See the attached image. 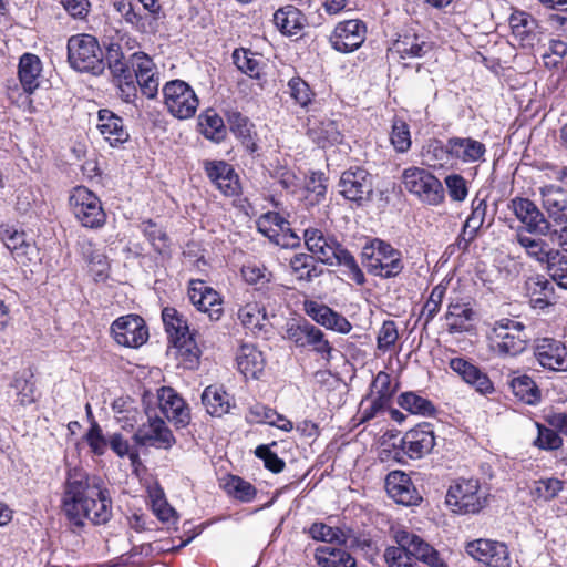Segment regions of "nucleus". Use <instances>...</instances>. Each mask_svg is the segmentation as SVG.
<instances>
[{
	"label": "nucleus",
	"mask_w": 567,
	"mask_h": 567,
	"mask_svg": "<svg viewBox=\"0 0 567 567\" xmlns=\"http://www.w3.org/2000/svg\"><path fill=\"white\" fill-rule=\"evenodd\" d=\"M534 353L543 368L553 371L567 370V348L561 341L553 338L539 339Z\"/></svg>",
	"instance_id": "obj_23"
},
{
	"label": "nucleus",
	"mask_w": 567,
	"mask_h": 567,
	"mask_svg": "<svg viewBox=\"0 0 567 567\" xmlns=\"http://www.w3.org/2000/svg\"><path fill=\"white\" fill-rule=\"evenodd\" d=\"M508 209L524 225V228L517 231H527L539 236L551 234L550 221L530 199L515 197L509 202Z\"/></svg>",
	"instance_id": "obj_12"
},
{
	"label": "nucleus",
	"mask_w": 567,
	"mask_h": 567,
	"mask_svg": "<svg viewBox=\"0 0 567 567\" xmlns=\"http://www.w3.org/2000/svg\"><path fill=\"white\" fill-rule=\"evenodd\" d=\"M390 142L398 153H406L410 150L412 144L410 127L403 120L393 121Z\"/></svg>",
	"instance_id": "obj_51"
},
{
	"label": "nucleus",
	"mask_w": 567,
	"mask_h": 567,
	"mask_svg": "<svg viewBox=\"0 0 567 567\" xmlns=\"http://www.w3.org/2000/svg\"><path fill=\"white\" fill-rule=\"evenodd\" d=\"M68 61L74 70L94 75L105 69L103 51L91 34H75L68 40Z\"/></svg>",
	"instance_id": "obj_5"
},
{
	"label": "nucleus",
	"mask_w": 567,
	"mask_h": 567,
	"mask_svg": "<svg viewBox=\"0 0 567 567\" xmlns=\"http://www.w3.org/2000/svg\"><path fill=\"white\" fill-rule=\"evenodd\" d=\"M162 319L172 343L192 334L186 319L175 308H164Z\"/></svg>",
	"instance_id": "obj_43"
},
{
	"label": "nucleus",
	"mask_w": 567,
	"mask_h": 567,
	"mask_svg": "<svg viewBox=\"0 0 567 567\" xmlns=\"http://www.w3.org/2000/svg\"><path fill=\"white\" fill-rule=\"evenodd\" d=\"M237 368L245 378H259L265 368L262 352L252 344H243L236 355Z\"/></svg>",
	"instance_id": "obj_33"
},
{
	"label": "nucleus",
	"mask_w": 567,
	"mask_h": 567,
	"mask_svg": "<svg viewBox=\"0 0 567 567\" xmlns=\"http://www.w3.org/2000/svg\"><path fill=\"white\" fill-rule=\"evenodd\" d=\"M41 70V61L35 54L24 53L20 58L18 76L22 89L27 94H32L39 87Z\"/></svg>",
	"instance_id": "obj_35"
},
{
	"label": "nucleus",
	"mask_w": 567,
	"mask_h": 567,
	"mask_svg": "<svg viewBox=\"0 0 567 567\" xmlns=\"http://www.w3.org/2000/svg\"><path fill=\"white\" fill-rule=\"evenodd\" d=\"M543 237L527 231H517L516 234V240L526 255L540 265H546L553 260V256H557V250L551 248Z\"/></svg>",
	"instance_id": "obj_29"
},
{
	"label": "nucleus",
	"mask_w": 567,
	"mask_h": 567,
	"mask_svg": "<svg viewBox=\"0 0 567 567\" xmlns=\"http://www.w3.org/2000/svg\"><path fill=\"white\" fill-rule=\"evenodd\" d=\"M398 546L388 547L384 558L389 567H419L417 560L431 567H447L437 550L419 535L403 528L394 530Z\"/></svg>",
	"instance_id": "obj_2"
},
{
	"label": "nucleus",
	"mask_w": 567,
	"mask_h": 567,
	"mask_svg": "<svg viewBox=\"0 0 567 567\" xmlns=\"http://www.w3.org/2000/svg\"><path fill=\"white\" fill-rule=\"evenodd\" d=\"M128 59L121 60H110L109 69L113 76L117 78L124 85L135 92V86L133 85V73L131 71V64L128 65Z\"/></svg>",
	"instance_id": "obj_63"
},
{
	"label": "nucleus",
	"mask_w": 567,
	"mask_h": 567,
	"mask_svg": "<svg viewBox=\"0 0 567 567\" xmlns=\"http://www.w3.org/2000/svg\"><path fill=\"white\" fill-rule=\"evenodd\" d=\"M399 331L393 320H385L379 329L377 337L378 349L388 352L396 343Z\"/></svg>",
	"instance_id": "obj_59"
},
{
	"label": "nucleus",
	"mask_w": 567,
	"mask_h": 567,
	"mask_svg": "<svg viewBox=\"0 0 567 567\" xmlns=\"http://www.w3.org/2000/svg\"><path fill=\"white\" fill-rule=\"evenodd\" d=\"M305 244L308 250L315 256L320 264H324V261H330L331 256H333L334 246L337 241L324 236L320 229L317 228H308L303 233Z\"/></svg>",
	"instance_id": "obj_38"
},
{
	"label": "nucleus",
	"mask_w": 567,
	"mask_h": 567,
	"mask_svg": "<svg viewBox=\"0 0 567 567\" xmlns=\"http://www.w3.org/2000/svg\"><path fill=\"white\" fill-rule=\"evenodd\" d=\"M445 317L449 322L450 332H462L468 330L470 322L474 320L475 312L468 302L455 301L449 303Z\"/></svg>",
	"instance_id": "obj_39"
},
{
	"label": "nucleus",
	"mask_w": 567,
	"mask_h": 567,
	"mask_svg": "<svg viewBox=\"0 0 567 567\" xmlns=\"http://www.w3.org/2000/svg\"><path fill=\"white\" fill-rule=\"evenodd\" d=\"M509 385L515 396L527 404H536L540 400L539 389L527 374L514 377Z\"/></svg>",
	"instance_id": "obj_45"
},
{
	"label": "nucleus",
	"mask_w": 567,
	"mask_h": 567,
	"mask_svg": "<svg viewBox=\"0 0 567 567\" xmlns=\"http://www.w3.org/2000/svg\"><path fill=\"white\" fill-rule=\"evenodd\" d=\"M367 271L383 279L394 278L404 269L402 252L380 238L369 240L361 252Z\"/></svg>",
	"instance_id": "obj_3"
},
{
	"label": "nucleus",
	"mask_w": 567,
	"mask_h": 567,
	"mask_svg": "<svg viewBox=\"0 0 567 567\" xmlns=\"http://www.w3.org/2000/svg\"><path fill=\"white\" fill-rule=\"evenodd\" d=\"M404 188L421 202L437 206L444 200V188L439 178L421 167H408L402 173Z\"/></svg>",
	"instance_id": "obj_7"
},
{
	"label": "nucleus",
	"mask_w": 567,
	"mask_h": 567,
	"mask_svg": "<svg viewBox=\"0 0 567 567\" xmlns=\"http://www.w3.org/2000/svg\"><path fill=\"white\" fill-rule=\"evenodd\" d=\"M446 504L455 513L475 514L486 505V497L480 491L478 480L460 478L450 486Z\"/></svg>",
	"instance_id": "obj_8"
},
{
	"label": "nucleus",
	"mask_w": 567,
	"mask_h": 567,
	"mask_svg": "<svg viewBox=\"0 0 567 567\" xmlns=\"http://www.w3.org/2000/svg\"><path fill=\"white\" fill-rule=\"evenodd\" d=\"M128 60L131 71L134 72L133 79H136L142 93L148 99H154L158 92L159 78L153 60L141 51L130 53Z\"/></svg>",
	"instance_id": "obj_17"
},
{
	"label": "nucleus",
	"mask_w": 567,
	"mask_h": 567,
	"mask_svg": "<svg viewBox=\"0 0 567 567\" xmlns=\"http://www.w3.org/2000/svg\"><path fill=\"white\" fill-rule=\"evenodd\" d=\"M62 513L73 528H83L85 522L105 524L112 517V499L101 480L81 468L69 470L61 499Z\"/></svg>",
	"instance_id": "obj_1"
},
{
	"label": "nucleus",
	"mask_w": 567,
	"mask_h": 567,
	"mask_svg": "<svg viewBox=\"0 0 567 567\" xmlns=\"http://www.w3.org/2000/svg\"><path fill=\"white\" fill-rule=\"evenodd\" d=\"M190 302L197 310L205 312L212 320H218L223 313L221 300L216 290L203 280H190L188 288Z\"/></svg>",
	"instance_id": "obj_22"
},
{
	"label": "nucleus",
	"mask_w": 567,
	"mask_h": 567,
	"mask_svg": "<svg viewBox=\"0 0 567 567\" xmlns=\"http://www.w3.org/2000/svg\"><path fill=\"white\" fill-rule=\"evenodd\" d=\"M133 439L141 446L164 450L171 449L176 442L171 429L158 416H148L147 423L137 429Z\"/></svg>",
	"instance_id": "obj_16"
},
{
	"label": "nucleus",
	"mask_w": 567,
	"mask_h": 567,
	"mask_svg": "<svg viewBox=\"0 0 567 567\" xmlns=\"http://www.w3.org/2000/svg\"><path fill=\"white\" fill-rule=\"evenodd\" d=\"M564 487V482L547 477L534 481L530 486V495L535 501L548 502L555 498Z\"/></svg>",
	"instance_id": "obj_48"
},
{
	"label": "nucleus",
	"mask_w": 567,
	"mask_h": 567,
	"mask_svg": "<svg viewBox=\"0 0 567 567\" xmlns=\"http://www.w3.org/2000/svg\"><path fill=\"white\" fill-rule=\"evenodd\" d=\"M367 27L363 21L350 19L339 22L330 35L331 47L341 53L358 50L365 40Z\"/></svg>",
	"instance_id": "obj_14"
},
{
	"label": "nucleus",
	"mask_w": 567,
	"mask_h": 567,
	"mask_svg": "<svg viewBox=\"0 0 567 567\" xmlns=\"http://www.w3.org/2000/svg\"><path fill=\"white\" fill-rule=\"evenodd\" d=\"M491 349L499 357H516L525 351L529 342L523 322L502 318L496 320L487 332Z\"/></svg>",
	"instance_id": "obj_4"
},
{
	"label": "nucleus",
	"mask_w": 567,
	"mask_h": 567,
	"mask_svg": "<svg viewBox=\"0 0 567 567\" xmlns=\"http://www.w3.org/2000/svg\"><path fill=\"white\" fill-rule=\"evenodd\" d=\"M435 445L434 432L429 423H422L408 431L401 441L402 451L413 460L422 458Z\"/></svg>",
	"instance_id": "obj_21"
},
{
	"label": "nucleus",
	"mask_w": 567,
	"mask_h": 567,
	"mask_svg": "<svg viewBox=\"0 0 567 567\" xmlns=\"http://www.w3.org/2000/svg\"><path fill=\"white\" fill-rule=\"evenodd\" d=\"M338 187L346 199L362 205L371 199L373 177L362 167H351L341 174Z\"/></svg>",
	"instance_id": "obj_11"
},
{
	"label": "nucleus",
	"mask_w": 567,
	"mask_h": 567,
	"mask_svg": "<svg viewBox=\"0 0 567 567\" xmlns=\"http://www.w3.org/2000/svg\"><path fill=\"white\" fill-rule=\"evenodd\" d=\"M164 103L168 112L176 118H192L198 107L199 101L189 84L182 80L167 82L163 87Z\"/></svg>",
	"instance_id": "obj_9"
},
{
	"label": "nucleus",
	"mask_w": 567,
	"mask_h": 567,
	"mask_svg": "<svg viewBox=\"0 0 567 567\" xmlns=\"http://www.w3.org/2000/svg\"><path fill=\"white\" fill-rule=\"evenodd\" d=\"M97 128L104 140L113 147L125 143L130 135L124 127L122 117L117 116L110 110H100L97 115Z\"/></svg>",
	"instance_id": "obj_28"
},
{
	"label": "nucleus",
	"mask_w": 567,
	"mask_h": 567,
	"mask_svg": "<svg viewBox=\"0 0 567 567\" xmlns=\"http://www.w3.org/2000/svg\"><path fill=\"white\" fill-rule=\"evenodd\" d=\"M224 488L227 494L244 503L251 502L257 493L252 484L235 475H229L225 480Z\"/></svg>",
	"instance_id": "obj_49"
},
{
	"label": "nucleus",
	"mask_w": 567,
	"mask_h": 567,
	"mask_svg": "<svg viewBox=\"0 0 567 567\" xmlns=\"http://www.w3.org/2000/svg\"><path fill=\"white\" fill-rule=\"evenodd\" d=\"M398 403L402 409L412 414L431 416L435 412V408L430 400L414 392L402 393L398 399Z\"/></svg>",
	"instance_id": "obj_47"
},
{
	"label": "nucleus",
	"mask_w": 567,
	"mask_h": 567,
	"mask_svg": "<svg viewBox=\"0 0 567 567\" xmlns=\"http://www.w3.org/2000/svg\"><path fill=\"white\" fill-rule=\"evenodd\" d=\"M333 256H331L330 261H324L327 265H339L343 266L349 270L350 277L358 285H362L365 281L364 274L360 269L358 262L354 257L344 248H342L338 243L332 248Z\"/></svg>",
	"instance_id": "obj_46"
},
{
	"label": "nucleus",
	"mask_w": 567,
	"mask_h": 567,
	"mask_svg": "<svg viewBox=\"0 0 567 567\" xmlns=\"http://www.w3.org/2000/svg\"><path fill=\"white\" fill-rule=\"evenodd\" d=\"M487 202L485 198L476 196L472 200V212L466 218L458 239V246L464 249L476 238L478 230L483 227L487 216Z\"/></svg>",
	"instance_id": "obj_30"
},
{
	"label": "nucleus",
	"mask_w": 567,
	"mask_h": 567,
	"mask_svg": "<svg viewBox=\"0 0 567 567\" xmlns=\"http://www.w3.org/2000/svg\"><path fill=\"white\" fill-rule=\"evenodd\" d=\"M233 60L237 69L249 78L261 79L265 64L259 54L246 49H236L233 52Z\"/></svg>",
	"instance_id": "obj_42"
},
{
	"label": "nucleus",
	"mask_w": 567,
	"mask_h": 567,
	"mask_svg": "<svg viewBox=\"0 0 567 567\" xmlns=\"http://www.w3.org/2000/svg\"><path fill=\"white\" fill-rule=\"evenodd\" d=\"M538 435L535 440V445L543 450H558L563 445V439L554 427H547L539 423L536 424Z\"/></svg>",
	"instance_id": "obj_57"
},
{
	"label": "nucleus",
	"mask_w": 567,
	"mask_h": 567,
	"mask_svg": "<svg viewBox=\"0 0 567 567\" xmlns=\"http://www.w3.org/2000/svg\"><path fill=\"white\" fill-rule=\"evenodd\" d=\"M111 333L117 344L126 348H140L148 339L145 321L137 315H126L114 320Z\"/></svg>",
	"instance_id": "obj_13"
},
{
	"label": "nucleus",
	"mask_w": 567,
	"mask_h": 567,
	"mask_svg": "<svg viewBox=\"0 0 567 567\" xmlns=\"http://www.w3.org/2000/svg\"><path fill=\"white\" fill-rule=\"evenodd\" d=\"M158 406L176 427H185L190 421V411L184 399L171 386L157 390Z\"/></svg>",
	"instance_id": "obj_19"
},
{
	"label": "nucleus",
	"mask_w": 567,
	"mask_h": 567,
	"mask_svg": "<svg viewBox=\"0 0 567 567\" xmlns=\"http://www.w3.org/2000/svg\"><path fill=\"white\" fill-rule=\"evenodd\" d=\"M173 344L177 349L178 355L182 358L183 364L186 368L194 369L198 364L200 351L193 334L186 336V338Z\"/></svg>",
	"instance_id": "obj_52"
},
{
	"label": "nucleus",
	"mask_w": 567,
	"mask_h": 567,
	"mask_svg": "<svg viewBox=\"0 0 567 567\" xmlns=\"http://www.w3.org/2000/svg\"><path fill=\"white\" fill-rule=\"evenodd\" d=\"M525 288L528 296L554 297V286L543 275L528 277L525 282Z\"/></svg>",
	"instance_id": "obj_62"
},
{
	"label": "nucleus",
	"mask_w": 567,
	"mask_h": 567,
	"mask_svg": "<svg viewBox=\"0 0 567 567\" xmlns=\"http://www.w3.org/2000/svg\"><path fill=\"white\" fill-rule=\"evenodd\" d=\"M258 230L281 247L299 245V237L289 228V223L276 212H268L257 220Z\"/></svg>",
	"instance_id": "obj_18"
},
{
	"label": "nucleus",
	"mask_w": 567,
	"mask_h": 567,
	"mask_svg": "<svg viewBox=\"0 0 567 567\" xmlns=\"http://www.w3.org/2000/svg\"><path fill=\"white\" fill-rule=\"evenodd\" d=\"M431 50V42L426 41L423 35L414 32L400 34L390 48V51L399 55L400 59L422 58Z\"/></svg>",
	"instance_id": "obj_27"
},
{
	"label": "nucleus",
	"mask_w": 567,
	"mask_h": 567,
	"mask_svg": "<svg viewBox=\"0 0 567 567\" xmlns=\"http://www.w3.org/2000/svg\"><path fill=\"white\" fill-rule=\"evenodd\" d=\"M450 368L461 375L466 383L475 386V389L481 393H488L493 390V384L489 378L465 359H452L450 361Z\"/></svg>",
	"instance_id": "obj_31"
},
{
	"label": "nucleus",
	"mask_w": 567,
	"mask_h": 567,
	"mask_svg": "<svg viewBox=\"0 0 567 567\" xmlns=\"http://www.w3.org/2000/svg\"><path fill=\"white\" fill-rule=\"evenodd\" d=\"M69 205L76 220L85 228L97 229L104 226L106 214L100 198L85 186L74 187L69 196Z\"/></svg>",
	"instance_id": "obj_6"
},
{
	"label": "nucleus",
	"mask_w": 567,
	"mask_h": 567,
	"mask_svg": "<svg viewBox=\"0 0 567 567\" xmlns=\"http://www.w3.org/2000/svg\"><path fill=\"white\" fill-rule=\"evenodd\" d=\"M289 95L302 107L308 106L313 97L309 84L300 76H293L288 81Z\"/></svg>",
	"instance_id": "obj_54"
},
{
	"label": "nucleus",
	"mask_w": 567,
	"mask_h": 567,
	"mask_svg": "<svg viewBox=\"0 0 567 567\" xmlns=\"http://www.w3.org/2000/svg\"><path fill=\"white\" fill-rule=\"evenodd\" d=\"M237 317L243 327L252 333L261 331L267 319L265 308L258 302H247L241 306L238 309Z\"/></svg>",
	"instance_id": "obj_44"
},
{
	"label": "nucleus",
	"mask_w": 567,
	"mask_h": 567,
	"mask_svg": "<svg viewBox=\"0 0 567 567\" xmlns=\"http://www.w3.org/2000/svg\"><path fill=\"white\" fill-rule=\"evenodd\" d=\"M140 228L156 251L161 254L166 251L169 246V238L162 227L152 219H147L141 223Z\"/></svg>",
	"instance_id": "obj_50"
},
{
	"label": "nucleus",
	"mask_w": 567,
	"mask_h": 567,
	"mask_svg": "<svg viewBox=\"0 0 567 567\" xmlns=\"http://www.w3.org/2000/svg\"><path fill=\"white\" fill-rule=\"evenodd\" d=\"M285 338L298 348H311L327 361L331 358L332 348L324 333L306 320L288 323Z\"/></svg>",
	"instance_id": "obj_10"
},
{
	"label": "nucleus",
	"mask_w": 567,
	"mask_h": 567,
	"mask_svg": "<svg viewBox=\"0 0 567 567\" xmlns=\"http://www.w3.org/2000/svg\"><path fill=\"white\" fill-rule=\"evenodd\" d=\"M535 21L530 14L524 11L514 12L509 17V25L516 38L525 40L534 28Z\"/></svg>",
	"instance_id": "obj_58"
},
{
	"label": "nucleus",
	"mask_w": 567,
	"mask_h": 567,
	"mask_svg": "<svg viewBox=\"0 0 567 567\" xmlns=\"http://www.w3.org/2000/svg\"><path fill=\"white\" fill-rule=\"evenodd\" d=\"M421 157L424 165L432 168H444L450 164L452 154H450L449 140L444 145L439 140H430L421 151Z\"/></svg>",
	"instance_id": "obj_40"
},
{
	"label": "nucleus",
	"mask_w": 567,
	"mask_h": 567,
	"mask_svg": "<svg viewBox=\"0 0 567 567\" xmlns=\"http://www.w3.org/2000/svg\"><path fill=\"white\" fill-rule=\"evenodd\" d=\"M315 558L321 567H355V559L341 547L320 546Z\"/></svg>",
	"instance_id": "obj_41"
},
{
	"label": "nucleus",
	"mask_w": 567,
	"mask_h": 567,
	"mask_svg": "<svg viewBox=\"0 0 567 567\" xmlns=\"http://www.w3.org/2000/svg\"><path fill=\"white\" fill-rule=\"evenodd\" d=\"M202 403L206 412L215 417H221L229 413L234 406L231 395L218 385H209L203 391Z\"/></svg>",
	"instance_id": "obj_34"
},
{
	"label": "nucleus",
	"mask_w": 567,
	"mask_h": 567,
	"mask_svg": "<svg viewBox=\"0 0 567 567\" xmlns=\"http://www.w3.org/2000/svg\"><path fill=\"white\" fill-rule=\"evenodd\" d=\"M306 17L293 6L278 9L274 14V23L286 35L299 34L306 25Z\"/></svg>",
	"instance_id": "obj_36"
},
{
	"label": "nucleus",
	"mask_w": 567,
	"mask_h": 567,
	"mask_svg": "<svg viewBox=\"0 0 567 567\" xmlns=\"http://www.w3.org/2000/svg\"><path fill=\"white\" fill-rule=\"evenodd\" d=\"M551 279L561 288L567 289V258L557 250V256L546 262Z\"/></svg>",
	"instance_id": "obj_60"
},
{
	"label": "nucleus",
	"mask_w": 567,
	"mask_h": 567,
	"mask_svg": "<svg viewBox=\"0 0 567 567\" xmlns=\"http://www.w3.org/2000/svg\"><path fill=\"white\" fill-rule=\"evenodd\" d=\"M85 259L90 265V272L93 279L96 282L105 281L110 270L107 257L100 251H91L90 254H85Z\"/></svg>",
	"instance_id": "obj_56"
},
{
	"label": "nucleus",
	"mask_w": 567,
	"mask_h": 567,
	"mask_svg": "<svg viewBox=\"0 0 567 567\" xmlns=\"http://www.w3.org/2000/svg\"><path fill=\"white\" fill-rule=\"evenodd\" d=\"M385 488L389 496L398 504L415 506L422 501L411 477L402 471H392L386 475Z\"/></svg>",
	"instance_id": "obj_20"
},
{
	"label": "nucleus",
	"mask_w": 567,
	"mask_h": 567,
	"mask_svg": "<svg viewBox=\"0 0 567 567\" xmlns=\"http://www.w3.org/2000/svg\"><path fill=\"white\" fill-rule=\"evenodd\" d=\"M445 292H446V286H444L442 284L436 285L432 289L430 297H429L427 301L425 302V305L423 306L422 313H421V317H423L425 320V324L430 323L434 319V317L437 315V312L440 311Z\"/></svg>",
	"instance_id": "obj_55"
},
{
	"label": "nucleus",
	"mask_w": 567,
	"mask_h": 567,
	"mask_svg": "<svg viewBox=\"0 0 567 567\" xmlns=\"http://www.w3.org/2000/svg\"><path fill=\"white\" fill-rule=\"evenodd\" d=\"M466 553L488 567H511V556L504 543L476 539L467 544Z\"/></svg>",
	"instance_id": "obj_15"
},
{
	"label": "nucleus",
	"mask_w": 567,
	"mask_h": 567,
	"mask_svg": "<svg viewBox=\"0 0 567 567\" xmlns=\"http://www.w3.org/2000/svg\"><path fill=\"white\" fill-rule=\"evenodd\" d=\"M308 136L322 148L338 144L342 140L339 126L332 120L310 121L308 125Z\"/></svg>",
	"instance_id": "obj_37"
},
{
	"label": "nucleus",
	"mask_w": 567,
	"mask_h": 567,
	"mask_svg": "<svg viewBox=\"0 0 567 567\" xmlns=\"http://www.w3.org/2000/svg\"><path fill=\"white\" fill-rule=\"evenodd\" d=\"M85 441L91 451L96 455H103L109 445V441L103 435L102 429L96 422L91 424L87 433L85 434Z\"/></svg>",
	"instance_id": "obj_64"
},
{
	"label": "nucleus",
	"mask_w": 567,
	"mask_h": 567,
	"mask_svg": "<svg viewBox=\"0 0 567 567\" xmlns=\"http://www.w3.org/2000/svg\"><path fill=\"white\" fill-rule=\"evenodd\" d=\"M539 192L549 218L556 224L567 223V190L557 185H545Z\"/></svg>",
	"instance_id": "obj_25"
},
{
	"label": "nucleus",
	"mask_w": 567,
	"mask_h": 567,
	"mask_svg": "<svg viewBox=\"0 0 567 567\" xmlns=\"http://www.w3.org/2000/svg\"><path fill=\"white\" fill-rule=\"evenodd\" d=\"M450 154L453 159L465 164L485 161L486 146L472 137H450Z\"/></svg>",
	"instance_id": "obj_26"
},
{
	"label": "nucleus",
	"mask_w": 567,
	"mask_h": 567,
	"mask_svg": "<svg viewBox=\"0 0 567 567\" xmlns=\"http://www.w3.org/2000/svg\"><path fill=\"white\" fill-rule=\"evenodd\" d=\"M319 260L306 252H296L288 259L289 272L298 281L310 282L322 274Z\"/></svg>",
	"instance_id": "obj_32"
},
{
	"label": "nucleus",
	"mask_w": 567,
	"mask_h": 567,
	"mask_svg": "<svg viewBox=\"0 0 567 567\" xmlns=\"http://www.w3.org/2000/svg\"><path fill=\"white\" fill-rule=\"evenodd\" d=\"M310 536L320 542L344 544L347 542L346 534L340 528H333L323 523H313L309 528Z\"/></svg>",
	"instance_id": "obj_53"
},
{
	"label": "nucleus",
	"mask_w": 567,
	"mask_h": 567,
	"mask_svg": "<svg viewBox=\"0 0 567 567\" xmlns=\"http://www.w3.org/2000/svg\"><path fill=\"white\" fill-rule=\"evenodd\" d=\"M205 171L212 183L226 196L239 192L238 175L230 164L224 161H212L205 164Z\"/></svg>",
	"instance_id": "obj_24"
},
{
	"label": "nucleus",
	"mask_w": 567,
	"mask_h": 567,
	"mask_svg": "<svg viewBox=\"0 0 567 567\" xmlns=\"http://www.w3.org/2000/svg\"><path fill=\"white\" fill-rule=\"evenodd\" d=\"M0 237L6 247L18 255L24 254L28 247L25 243V234L18 231L11 227H4L0 230Z\"/></svg>",
	"instance_id": "obj_61"
}]
</instances>
